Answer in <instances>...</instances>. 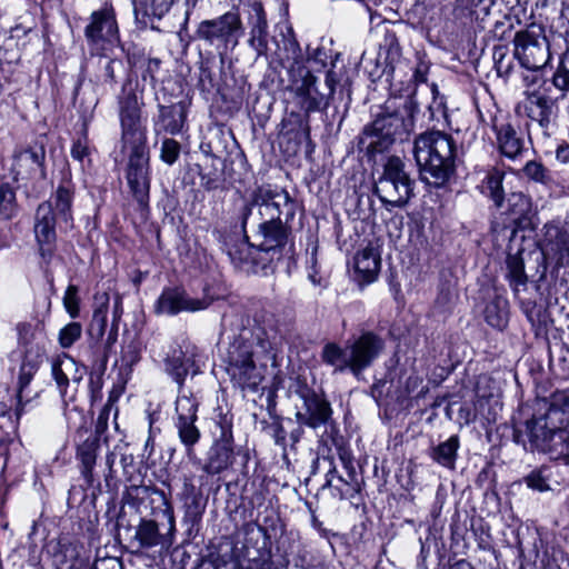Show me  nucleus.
Masks as SVG:
<instances>
[{
	"label": "nucleus",
	"mask_w": 569,
	"mask_h": 569,
	"mask_svg": "<svg viewBox=\"0 0 569 569\" xmlns=\"http://www.w3.org/2000/svg\"><path fill=\"white\" fill-rule=\"evenodd\" d=\"M227 339L222 360L231 382L243 391H257L264 379L267 361L276 358L277 331L259 325L242 327Z\"/></svg>",
	"instance_id": "obj_1"
},
{
	"label": "nucleus",
	"mask_w": 569,
	"mask_h": 569,
	"mask_svg": "<svg viewBox=\"0 0 569 569\" xmlns=\"http://www.w3.org/2000/svg\"><path fill=\"white\" fill-rule=\"evenodd\" d=\"M295 208L293 200L286 191H254L250 203L244 206L241 213L242 228H253L251 237L254 248L261 252L283 248L290 234L286 224L293 218Z\"/></svg>",
	"instance_id": "obj_2"
},
{
	"label": "nucleus",
	"mask_w": 569,
	"mask_h": 569,
	"mask_svg": "<svg viewBox=\"0 0 569 569\" xmlns=\"http://www.w3.org/2000/svg\"><path fill=\"white\" fill-rule=\"evenodd\" d=\"M413 154L423 180L442 187L455 172L456 143L441 131H428L415 140Z\"/></svg>",
	"instance_id": "obj_3"
},
{
	"label": "nucleus",
	"mask_w": 569,
	"mask_h": 569,
	"mask_svg": "<svg viewBox=\"0 0 569 569\" xmlns=\"http://www.w3.org/2000/svg\"><path fill=\"white\" fill-rule=\"evenodd\" d=\"M420 93H410L401 107L393 112L378 116L363 130V142L368 150L385 151L393 141L405 140L415 130L417 116L420 113Z\"/></svg>",
	"instance_id": "obj_4"
},
{
	"label": "nucleus",
	"mask_w": 569,
	"mask_h": 569,
	"mask_svg": "<svg viewBox=\"0 0 569 569\" xmlns=\"http://www.w3.org/2000/svg\"><path fill=\"white\" fill-rule=\"evenodd\" d=\"M385 349L383 339L372 332L363 331L353 340H349L345 347L336 342H328L321 351V360L333 368L335 372L349 370L359 376L368 369Z\"/></svg>",
	"instance_id": "obj_5"
},
{
	"label": "nucleus",
	"mask_w": 569,
	"mask_h": 569,
	"mask_svg": "<svg viewBox=\"0 0 569 569\" xmlns=\"http://www.w3.org/2000/svg\"><path fill=\"white\" fill-rule=\"evenodd\" d=\"M74 186L70 174L66 176L51 199L38 206L34 233L39 243H51L56 239V217L68 223L72 220Z\"/></svg>",
	"instance_id": "obj_6"
},
{
	"label": "nucleus",
	"mask_w": 569,
	"mask_h": 569,
	"mask_svg": "<svg viewBox=\"0 0 569 569\" xmlns=\"http://www.w3.org/2000/svg\"><path fill=\"white\" fill-rule=\"evenodd\" d=\"M413 181L399 157H390L383 164L382 174L375 182V193L390 208L405 206L412 194Z\"/></svg>",
	"instance_id": "obj_7"
},
{
	"label": "nucleus",
	"mask_w": 569,
	"mask_h": 569,
	"mask_svg": "<svg viewBox=\"0 0 569 569\" xmlns=\"http://www.w3.org/2000/svg\"><path fill=\"white\" fill-rule=\"evenodd\" d=\"M513 56L528 71H541L550 61V44L540 26L518 31L513 39Z\"/></svg>",
	"instance_id": "obj_8"
},
{
	"label": "nucleus",
	"mask_w": 569,
	"mask_h": 569,
	"mask_svg": "<svg viewBox=\"0 0 569 569\" xmlns=\"http://www.w3.org/2000/svg\"><path fill=\"white\" fill-rule=\"evenodd\" d=\"M242 33L240 14L233 10L218 18L201 21L196 31L198 39L216 47L220 54L229 48H236Z\"/></svg>",
	"instance_id": "obj_9"
},
{
	"label": "nucleus",
	"mask_w": 569,
	"mask_h": 569,
	"mask_svg": "<svg viewBox=\"0 0 569 569\" xmlns=\"http://www.w3.org/2000/svg\"><path fill=\"white\" fill-rule=\"evenodd\" d=\"M129 149L126 167L127 184L139 206L147 207L151 183L150 152L147 143L129 147Z\"/></svg>",
	"instance_id": "obj_10"
},
{
	"label": "nucleus",
	"mask_w": 569,
	"mask_h": 569,
	"mask_svg": "<svg viewBox=\"0 0 569 569\" xmlns=\"http://www.w3.org/2000/svg\"><path fill=\"white\" fill-rule=\"evenodd\" d=\"M43 356L44 350L40 347H37L34 352L32 349L24 351L16 383V403L13 410L17 420L37 405L40 391H33L30 385L42 363Z\"/></svg>",
	"instance_id": "obj_11"
},
{
	"label": "nucleus",
	"mask_w": 569,
	"mask_h": 569,
	"mask_svg": "<svg viewBox=\"0 0 569 569\" xmlns=\"http://www.w3.org/2000/svg\"><path fill=\"white\" fill-rule=\"evenodd\" d=\"M300 76L299 80L292 82V90L300 99L301 108L307 113L326 109L333 97L336 84L339 82L336 72L329 70L326 74L325 84L327 92L318 89L317 78L309 70L301 69Z\"/></svg>",
	"instance_id": "obj_12"
},
{
	"label": "nucleus",
	"mask_w": 569,
	"mask_h": 569,
	"mask_svg": "<svg viewBox=\"0 0 569 569\" xmlns=\"http://www.w3.org/2000/svg\"><path fill=\"white\" fill-rule=\"evenodd\" d=\"M84 36L92 52L103 53L118 47L120 39L114 10L111 7H103L93 11L84 29Z\"/></svg>",
	"instance_id": "obj_13"
},
{
	"label": "nucleus",
	"mask_w": 569,
	"mask_h": 569,
	"mask_svg": "<svg viewBox=\"0 0 569 569\" xmlns=\"http://www.w3.org/2000/svg\"><path fill=\"white\" fill-rule=\"evenodd\" d=\"M217 299L206 287L201 298L191 297L184 289L178 287L164 288L154 303L157 315L176 316L180 312H197L206 310Z\"/></svg>",
	"instance_id": "obj_14"
},
{
	"label": "nucleus",
	"mask_w": 569,
	"mask_h": 569,
	"mask_svg": "<svg viewBox=\"0 0 569 569\" xmlns=\"http://www.w3.org/2000/svg\"><path fill=\"white\" fill-rule=\"evenodd\" d=\"M216 427L219 435L211 446L203 471L208 475H219L227 470L233 463V435H232V416L229 413H220L216 420Z\"/></svg>",
	"instance_id": "obj_15"
},
{
	"label": "nucleus",
	"mask_w": 569,
	"mask_h": 569,
	"mask_svg": "<svg viewBox=\"0 0 569 569\" xmlns=\"http://www.w3.org/2000/svg\"><path fill=\"white\" fill-rule=\"evenodd\" d=\"M118 106L123 144L133 147L147 143L146 129L141 126V103L136 92L123 87Z\"/></svg>",
	"instance_id": "obj_16"
},
{
	"label": "nucleus",
	"mask_w": 569,
	"mask_h": 569,
	"mask_svg": "<svg viewBox=\"0 0 569 569\" xmlns=\"http://www.w3.org/2000/svg\"><path fill=\"white\" fill-rule=\"evenodd\" d=\"M555 419L546 411H538L522 426L515 428L513 438L521 443L526 450H538L545 452L553 430H558Z\"/></svg>",
	"instance_id": "obj_17"
},
{
	"label": "nucleus",
	"mask_w": 569,
	"mask_h": 569,
	"mask_svg": "<svg viewBox=\"0 0 569 569\" xmlns=\"http://www.w3.org/2000/svg\"><path fill=\"white\" fill-rule=\"evenodd\" d=\"M46 149L42 144L14 151L11 172L16 181H44Z\"/></svg>",
	"instance_id": "obj_18"
},
{
	"label": "nucleus",
	"mask_w": 569,
	"mask_h": 569,
	"mask_svg": "<svg viewBox=\"0 0 569 569\" xmlns=\"http://www.w3.org/2000/svg\"><path fill=\"white\" fill-rule=\"evenodd\" d=\"M299 397L302 400V407L297 410L296 420L300 426L317 429L329 423L332 408L323 396L303 388L299 390Z\"/></svg>",
	"instance_id": "obj_19"
},
{
	"label": "nucleus",
	"mask_w": 569,
	"mask_h": 569,
	"mask_svg": "<svg viewBox=\"0 0 569 569\" xmlns=\"http://www.w3.org/2000/svg\"><path fill=\"white\" fill-rule=\"evenodd\" d=\"M174 518L169 516V528L166 533L159 531V526L153 520L142 519L137 527L134 539L139 546L144 549L159 547L160 550L168 551L174 540Z\"/></svg>",
	"instance_id": "obj_20"
},
{
	"label": "nucleus",
	"mask_w": 569,
	"mask_h": 569,
	"mask_svg": "<svg viewBox=\"0 0 569 569\" xmlns=\"http://www.w3.org/2000/svg\"><path fill=\"white\" fill-rule=\"evenodd\" d=\"M188 104L184 101L170 106L159 104L158 116L153 119L154 133L179 134L186 124Z\"/></svg>",
	"instance_id": "obj_21"
},
{
	"label": "nucleus",
	"mask_w": 569,
	"mask_h": 569,
	"mask_svg": "<svg viewBox=\"0 0 569 569\" xmlns=\"http://www.w3.org/2000/svg\"><path fill=\"white\" fill-rule=\"evenodd\" d=\"M492 128L496 132L498 149L503 157L510 160L522 157L527 151L526 141L510 122H499L498 119H493Z\"/></svg>",
	"instance_id": "obj_22"
},
{
	"label": "nucleus",
	"mask_w": 569,
	"mask_h": 569,
	"mask_svg": "<svg viewBox=\"0 0 569 569\" xmlns=\"http://www.w3.org/2000/svg\"><path fill=\"white\" fill-rule=\"evenodd\" d=\"M518 110L537 124L547 130L551 122L552 103L550 99L539 92H526V99L518 106Z\"/></svg>",
	"instance_id": "obj_23"
},
{
	"label": "nucleus",
	"mask_w": 569,
	"mask_h": 569,
	"mask_svg": "<svg viewBox=\"0 0 569 569\" xmlns=\"http://www.w3.org/2000/svg\"><path fill=\"white\" fill-rule=\"evenodd\" d=\"M249 24V46L257 52L258 56L266 54L268 50V23L261 3L254 2L251 4Z\"/></svg>",
	"instance_id": "obj_24"
},
{
	"label": "nucleus",
	"mask_w": 569,
	"mask_h": 569,
	"mask_svg": "<svg viewBox=\"0 0 569 569\" xmlns=\"http://www.w3.org/2000/svg\"><path fill=\"white\" fill-rule=\"evenodd\" d=\"M224 250L236 268L248 269L258 263L257 253L260 251L247 238L230 237L224 243Z\"/></svg>",
	"instance_id": "obj_25"
},
{
	"label": "nucleus",
	"mask_w": 569,
	"mask_h": 569,
	"mask_svg": "<svg viewBox=\"0 0 569 569\" xmlns=\"http://www.w3.org/2000/svg\"><path fill=\"white\" fill-rule=\"evenodd\" d=\"M381 267L380 252L372 244L367 246L355 257L357 279L362 283L373 282Z\"/></svg>",
	"instance_id": "obj_26"
},
{
	"label": "nucleus",
	"mask_w": 569,
	"mask_h": 569,
	"mask_svg": "<svg viewBox=\"0 0 569 569\" xmlns=\"http://www.w3.org/2000/svg\"><path fill=\"white\" fill-rule=\"evenodd\" d=\"M542 253L545 257H553L557 262H562L569 257V236L555 224H546Z\"/></svg>",
	"instance_id": "obj_27"
},
{
	"label": "nucleus",
	"mask_w": 569,
	"mask_h": 569,
	"mask_svg": "<svg viewBox=\"0 0 569 569\" xmlns=\"http://www.w3.org/2000/svg\"><path fill=\"white\" fill-rule=\"evenodd\" d=\"M420 93V108L425 106L426 111L423 117L427 116L429 121L438 120L439 117H446V101L445 97L440 96L436 83L426 84L422 87L417 86L411 93Z\"/></svg>",
	"instance_id": "obj_28"
},
{
	"label": "nucleus",
	"mask_w": 569,
	"mask_h": 569,
	"mask_svg": "<svg viewBox=\"0 0 569 569\" xmlns=\"http://www.w3.org/2000/svg\"><path fill=\"white\" fill-rule=\"evenodd\" d=\"M100 448V439L98 436L88 437L78 447V458L82 465V476L89 485L93 482V468L96 466L98 450Z\"/></svg>",
	"instance_id": "obj_29"
},
{
	"label": "nucleus",
	"mask_w": 569,
	"mask_h": 569,
	"mask_svg": "<svg viewBox=\"0 0 569 569\" xmlns=\"http://www.w3.org/2000/svg\"><path fill=\"white\" fill-rule=\"evenodd\" d=\"M485 320L486 322L498 330H503L509 321V302L508 300L496 295L485 308Z\"/></svg>",
	"instance_id": "obj_30"
},
{
	"label": "nucleus",
	"mask_w": 569,
	"mask_h": 569,
	"mask_svg": "<svg viewBox=\"0 0 569 569\" xmlns=\"http://www.w3.org/2000/svg\"><path fill=\"white\" fill-rule=\"evenodd\" d=\"M551 459L569 465V425L553 430L549 445L545 451Z\"/></svg>",
	"instance_id": "obj_31"
},
{
	"label": "nucleus",
	"mask_w": 569,
	"mask_h": 569,
	"mask_svg": "<svg viewBox=\"0 0 569 569\" xmlns=\"http://www.w3.org/2000/svg\"><path fill=\"white\" fill-rule=\"evenodd\" d=\"M72 357L63 355L54 359L51 366L52 378L63 401H67L69 395V375L72 370Z\"/></svg>",
	"instance_id": "obj_32"
},
{
	"label": "nucleus",
	"mask_w": 569,
	"mask_h": 569,
	"mask_svg": "<svg viewBox=\"0 0 569 569\" xmlns=\"http://www.w3.org/2000/svg\"><path fill=\"white\" fill-rule=\"evenodd\" d=\"M460 447V441L458 436H451L446 441L439 443L433 447L430 453V457L433 461L439 463L440 466L453 469L457 459V451Z\"/></svg>",
	"instance_id": "obj_33"
},
{
	"label": "nucleus",
	"mask_w": 569,
	"mask_h": 569,
	"mask_svg": "<svg viewBox=\"0 0 569 569\" xmlns=\"http://www.w3.org/2000/svg\"><path fill=\"white\" fill-rule=\"evenodd\" d=\"M505 173L498 169H491L487 172L481 184V192L489 197L497 208H502L505 194L502 181Z\"/></svg>",
	"instance_id": "obj_34"
},
{
	"label": "nucleus",
	"mask_w": 569,
	"mask_h": 569,
	"mask_svg": "<svg viewBox=\"0 0 569 569\" xmlns=\"http://www.w3.org/2000/svg\"><path fill=\"white\" fill-rule=\"evenodd\" d=\"M174 0H134V13L143 19H161L171 9Z\"/></svg>",
	"instance_id": "obj_35"
},
{
	"label": "nucleus",
	"mask_w": 569,
	"mask_h": 569,
	"mask_svg": "<svg viewBox=\"0 0 569 569\" xmlns=\"http://www.w3.org/2000/svg\"><path fill=\"white\" fill-rule=\"evenodd\" d=\"M507 278L510 287L517 293L520 287L526 288L528 277L525 272V263L520 256V251L517 253H508L507 260Z\"/></svg>",
	"instance_id": "obj_36"
},
{
	"label": "nucleus",
	"mask_w": 569,
	"mask_h": 569,
	"mask_svg": "<svg viewBox=\"0 0 569 569\" xmlns=\"http://www.w3.org/2000/svg\"><path fill=\"white\" fill-rule=\"evenodd\" d=\"M536 406L538 411H546L550 413L555 420H558L557 417L559 415L569 412V390L556 391L549 400H537Z\"/></svg>",
	"instance_id": "obj_37"
},
{
	"label": "nucleus",
	"mask_w": 569,
	"mask_h": 569,
	"mask_svg": "<svg viewBox=\"0 0 569 569\" xmlns=\"http://www.w3.org/2000/svg\"><path fill=\"white\" fill-rule=\"evenodd\" d=\"M197 420H176L177 429L181 443L186 447L187 453L190 455L196 443H198L201 433L196 426Z\"/></svg>",
	"instance_id": "obj_38"
},
{
	"label": "nucleus",
	"mask_w": 569,
	"mask_h": 569,
	"mask_svg": "<svg viewBox=\"0 0 569 569\" xmlns=\"http://www.w3.org/2000/svg\"><path fill=\"white\" fill-rule=\"evenodd\" d=\"M94 299L98 307L94 309L89 330L91 333H96V336L100 338L103 336L107 327L109 296L108 293L103 292L101 295H97Z\"/></svg>",
	"instance_id": "obj_39"
},
{
	"label": "nucleus",
	"mask_w": 569,
	"mask_h": 569,
	"mask_svg": "<svg viewBox=\"0 0 569 569\" xmlns=\"http://www.w3.org/2000/svg\"><path fill=\"white\" fill-rule=\"evenodd\" d=\"M523 176L537 183L548 186L553 182L552 174L548 168L536 160L528 161L522 168Z\"/></svg>",
	"instance_id": "obj_40"
},
{
	"label": "nucleus",
	"mask_w": 569,
	"mask_h": 569,
	"mask_svg": "<svg viewBox=\"0 0 569 569\" xmlns=\"http://www.w3.org/2000/svg\"><path fill=\"white\" fill-rule=\"evenodd\" d=\"M142 343L137 337H132L123 342L121 350V365L132 369L141 359Z\"/></svg>",
	"instance_id": "obj_41"
},
{
	"label": "nucleus",
	"mask_w": 569,
	"mask_h": 569,
	"mask_svg": "<svg viewBox=\"0 0 569 569\" xmlns=\"http://www.w3.org/2000/svg\"><path fill=\"white\" fill-rule=\"evenodd\" d=\"M198 401L192 395H180L176 400V420H197Z\"/></svg>",
	"instance_id": "obj_42"
},
{
	"label": "nucleus",
	"mask_w": 569,
	"mask_h": 569,
	"mask_svg": "<svg viewBox=\"0 0 569 569\" xmlns=\"http://www.w3.org/2000/svg\"><path fill=\"white\" fill-rule=\"evenodd\" d=\"M551 477V469L549 467H541L532 470L523 478L525 483L532 490L545 492L550 490L549 480Z\"/></svg>",
	"instance_id": "obj_43"
},
{
	"label": "nucleus",
	"mask_w": 569,
	"mask_h": 569,
	"mask_svg": "<svg viewBox=\"0 0 569 569\" xmlns=\"http://www.w3.org/2000/svg\"><path fill=\"white\" fill-rule=\"evenodd\" d=\"M109 51L102 52H96L100 56L99 58V67L101 69L100 77L111 84L116 82V71H119L123 68V63L120 59L117 58H109L108 56Z\"/></svg>",
	"instance_id": "obj_44"
},
{
	"label": "nucleus",
	"mask_w": 569,
	"mask_h": 569,
	"mask_svg": "<svg viewBox=\"0 0 569 569\" xmlns=\"http://www.w3.org/2000/svg\"><path fill=\"white\" fill-rule=\"evenodd\" d=\"M17 210L16 192L8 183L0 184V216L3 219H10Z\"/></svg>",
	"instance_id": "obj_45"
},
{
	"label": "nucleus",
	"mask_w": 569,
	"mask_h": 569,
	"mask_svg": "<svg viewBox=\"0 0 569 569\" xmlns=\"http://www.w3.org/2000/svg\"><path fill=\"white\" fill-rule=\"evenodd\" d=\"M552 84L562 92L569 91V50H566L560 56L559 63L552 76Z\"/></svg>",
	"instance_id": "obj_46"
},
{
	"label": "nucleus",
	"mask_w": 569,
	"mask_h": 569,
	"mask_svg": "<svg viewBox=\"0 0 569 569\" xmlns=\"http://www.w3.org/2000/svg\"><path fill=\"white\" fill-rule=\"evenodd\" d=\"M190 492L184 500V515L187 519L198 520L201 519L204 511V505L201 501L200 493L196 492L193 486L189 488Z\"/></svg>",
	"instance_id": "obj_47"
},
{
	"label": "nucleus",
	"mask_w": 569,
	"mask_h": 569,
	"mask_svg": "<svg viewBox=\"0 0 569 569\" xmlns=\"http://www.w3.org/2000/svg\"><path fill=\"white\" fill-rule=\"evenodd\" d=\"M190 360L182 359V357H172L166 359V371L173 378V380L181 386L186 376L188 375V362Z\"/></svg>",
	"instance_id": "obj_48"
},
{
	"label": "nucleus",
	"mask_w": 569,
	"mask_h": 569,
	"mask_svg": "<svg viewBox=\"0 0 569 569\" xmlns=\"http://www.w3.org/2000/svg\"><path fill=\"white\" fill-rule=\"evenodd\" d=\"M82 332L81 325L78 322H70L60 329L58 335L59 345L62 348H70L77 340L80 339Z\"/></svg>",
	"instance_id": "obj_49"
},
{
	"label": "nucleus",
	"mask_w": 569,
	"mask_h": 569,
	"mask_svg": "<svg viewBox=\"0 0 569 569\" xmlns=\"http://www.w3.org/2000/svg\"><path fill=\"white\" fill-rule=\"evenodd\" d=\"M181 151V146L178 141L172 138L163 139L160 148V159L172 166L179 158Z\"/></svg>",
	"instance_id": "obj_50"
},
{
	"label": "nucleus",
	"mask_w": 569,
	"mask_h": 569,
	"mask_svg": "<svg viewBox=\"0 0 569 569\" xmlns=\"http://www.w3.org/2000/svg\"><path fill=\"white\" fill-rule=\"evenodd\" d=\"M87 373V368L82 365H79L74 359H72V370L71 375H69V400H73L76 393L78 391V386L83 380V377Z\"/></svg>",
	"instance_id": "obj_51"
},
{
	"label": "nucleus",
	"mask_w": 569,
	"mask_h": 569,
	"mask_svg": "<svg viewBox=\"0 0 569 569\" xmlns=\"http://www.w3.org/2000/svg\"><path fill=\"white\" fill-rule=\"evenodd\" d=\"M63 306L70 317L76 318L79 315V298H78V288L73 284L68 286L64 297H63Z\"/></svg>",
	"instance_id": "obj_52"
},
{
	"label": "nucleus",
	"mask_w": 569,
	"mask_h": 569,
	"mask_svg": "<svg viewBox=\"0 0 569 569\" xmlns=\"http://www.w3.org/2000/svg\"><path fill=\"white\" fill-rule=\"evenodd\" d=\"M90 156V148L87 141V138L79 139L76 142H73L71 148V157L83 163L86 159H89ZM90 162V160H88Z\"/></svg>",
	"instance_id": "obj_53"
},
{
	"label": "nucleus",
	"mask_w": 569,
	"mask_h": 569,
	"mask_svg": "<svg viewBox=\"0 0 569 569\" xmlns=\"http://www.w3.org/2000/svg\"><path fill=\"white\" fill-rule=\"evenodd\" d=\"M522 310L532 326L542 323V310L535 302L528 301L522 305Z\"/></svg>",
	"instance_id": "obj_54"
},
{
	"label": "nucleus",
	"mask_w": 569,
	"mask_h": 569,
	"mask_svg": "<svg viewBox=\"0 0 569 569\" xmlns=\"http://www.w3.org/2000/svg\"><path fill=\"white\" fill-rule=\"evenodd\" d=\"M522 82L528 89L527 92H537V89L543 84L545 80L539 71H528L522 76Z\"/></svg>",
	"instance_id": "obj_55"
},
{
	"label": "nucleus",
	"mask_w": 569,
	"mask_h": 569,
	"mask_svg": "<svg viewBox=\"0 0 569 569\" xmlns=\"http://www.w3.org/2000/svg\"><path fill=\"white\" fill-rule=\"evenodd\" d=\"M236 563L220 558L202 560L198 569H234Z\"/></svg>",
	"instance_id": "obj_56"
},
{
	"label": "nucleus",
	"mask_w": 569,
	"mask_h": 569,
	"mask_svg": "<svg viewBox=\"0 0 569 569\" xmlns=\"http://www.w3.org/2000/svg\"><path fill=\"white\" fill-rule=\"evenodd\" d=\"M102 378L101 376H91L89 380V392L92 401L101 398Z\"/></svg>",
	"instance_id": "obj_57"
},
{
	"label": "nucleus",
	"mask_w": 569,
	"mask_h": 569,
	"mask_svg": "<svg viewBox=\"0 0 569 569\" xmlns=\"http://www.w3.org/2000/svg\"><path fill=\"white\" fill-rule=\"evenodd\" d=\"M508 203L509 204L512 203L513 207L520 206L521 208L519 210L510 209V212H512L515 214H521L528 204V200L526 199V197L522 193H512L508 198Z\"/></svg>",
	"instance_id": "obj_58"
},
{
	"label": "nucleus",
	"mask_w": 569,
	"mask_h": 569,
	"mask_svg": "<svg viewBox=\"0 0 569 569\" xmlns=\"http://www.w3.org/2000/svg\"><path fill=\"white\" fill-rule=\"evenodd\" d=\"M160 66H161L160 59H158V58L148 59L143 78L146 79V77L149 76L151 80H154L156 73L159 71Z\"/></svg>",
	"instance_id": "obj_59"
},
{
	"label": "nucleus",
	"mask_w": 569,
	"mask_h": 569,
	"mask_svg": "<svg viewBox=\"0 0 569 569\" xmlns=\"http://www.w3.org/2000/svg\"><path fill=\"white\" fill-rule=\"evenodd\" d=\"M108 415H109V409H108V407H104L103 410L98 416V419L96 422V435L94 436L99 437L107 429Z\"/></svg>",
	"instance_id": "obj_60"
},
{
	"label": "nucleus",
	"mask_w": 569,
	"mask_h": 569,
	"mask_svg": "<svg viewBox=\"0 0 569 569\" xmlns=\"http://www.w3.org/2000/svg\"><path fill=\"white\" fill-rule=\"evenodd\" d=\"M121 467L124 475H131L134 465V457L132 453L121 452L120 459Z\"/></svg>",
	"instance_id": "obj_61"
},
{
	"label": "nucleus",
	"mask_w": 569,
	"mask_h": 569,
	"mask_svg": "<svg viewBox=\"0 0 569 569\" xmlns=\"http://www.w3.org/2000/svg\"><path fill=\"white\" fill-rule=\"evenodd\" d=\"M556 159L562 164L569 163V144H562L557 148Z\"/></svg>",
	"instance_id": "obj_62"
},
{
	"label": "nucleus",
	"mask_w": 569,
	"mask_h": 569,
	"mask_svg": "<svg viewBox=\"0 0 569 569\" xmlns=\"http://www.w3.org/2000/svg\"><path fill=\"white\" fill-rule=\"evenodd\" d=\"M123 312L122 309V298L120 295H116L114 303H113V323H117L121 318Z\"/></svg>",
	"instance_id": "obj_63"
},
{
	"label": "nucleus",
	"mask_w": 569,
	"mask_h": 569,
	"mask_svg": "<svg viewBox=\"0 0 569 569\" xmlns=\"http://www.w3.org/2000/svg\"><path fill=\"white\" fill-rule=\"evenodd\" d=\"M326 486L328 487L333 486L335 478H337L339 482L348 485L347 480H345L341 476L337 475V470L335 467L329 469V471L326 475Z\"/></svg>",
	"instance_id": "obj_64"
}]
</instances>
